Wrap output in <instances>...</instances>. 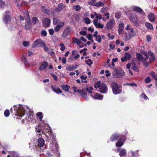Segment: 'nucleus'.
Instances as JSON below:
<instances>
[{
    "mask_svg": "<svg viewBox=\"0 0 157 157\" xmlns=\"http://www.w3.org/2000/svg\"><path fill=\"white\" fill-rule=\"evenodd\" d=\"M10 112L13 115H15L17 116L22 117L25 114V110L23 107H20L18 108L17 107L14 109V113H13V109H10Z\"/></svg>",
    "mask_w": 157,
    "mask_h": 157,
    "instance_id": "obj_1",
    "label": "nucleus"
},
{
    "mask_svg": "<svg viewBox=\"0 0 157 157\" xmlns=\"http://www.w3.org/2000/svg\"><path fill=\"white\" fill-rule=\"evenodd\" d=\"M111 86L113 92L114 94H119L122 92L121 87L119 86L117 82H112L111 83Z\"/></svg>",
    "mask_w": 157,
    "mask_h": 157,
    "instance_id": "obj_2",
    "label": "nucleus"
},
{
    "mask_svg": "<svg viewBox=\"0 0 157 157\" xmlns=\"http://www.w3.org/2000/svg\"><path fill=\"white\" fill-rule=\"evenodd\" d=\"M113 75L114 77L115 78H122L124 76L125 72L121 69L116 68L113 72Z\"/></svg>",
    "mask_w": 157,
    "mask_h": 157,
    "instance_id": "obj_3",
    "label": "nucleus"
},
{
    "mask_svg": "<svg viewBox=\"0 0 157 157\" xmlns=\"http://www.w3.org/2000/svg\"><path fill=\"white\" fill-rule=\"evenodd\" d=\"M127 135L128 132H126L124 133V135H121V136L116 143L115 145L117 147H120L123 145L124 141L126 140Z\"/></svg>",
    "mask_w": 157,
    "mask_h": 157,
    "instance_id": "obj_4",
    "label": "nucleus"
},
{
    "mask_svg": "<svg viewBox=\"0 0 157 157\" xmlns=\"http://www.w3.org/2000/svg\"><path fill=\"white\" fill-rule=\"evenodd\" d=\"M25 15L27 17L25 19L27 23L25 24V28L26 30H29L32 29V23L31 22L30 17L28 12L25 13Z\"/></svg>",
    "mask_w": 157,
    "mask_h": 157,
    "instance_id": "obj_5",
    "label": "nucleus"
},
{
    "mask_svg": "<svg viewBox=\"0 0 157 157\" xmlns=\"http://www.w3.org/2000/svg\"><path fill=\"white\" fill-rule=\"evenodd\" d=\"M129 18L131 22L134 23L136 26L138 27L139 23L137 21L138 19L137 16L135 13H131L129 16Z\"/></svg>",
    "mask_w": 157,
    "mask_h": 157,
    "instance_id": "obj_6",
    "label": "nucleus"
},
{
    "mask_svg": "<svg viewBox=\"0 0 157 157\" xmlns=\"http://www.w3.org/2000/svg\"><path fill=\"white\" fill-rule=\"evenodd\" d=\"M43 44H45V43L42 39L40 38L38 39L33 42L32 47L33 48H36L38 45L40 47H44V46Z\"/></svg>",
    "mask_w": 157,
    "mask_h": 157,
    "instance_id": "obj_7",
    "label": "nucleus"
},
{
    "mask_svg": "<svg viewBox=\"0 0 157 157\" xmlns=\"http://www.w3.org/2000/svg\"><path fill=\"white\" fill-rule=\"evenodd\" d=\"M72 29L71 26L67 27L63 30L61 37L63 38H66L71 33Z\"/></svg>",
    "mask_w": 157,
    "mask_h": 157,
    "instance_id": "obj_8",
    "label": "nucleus"
},
{
    "mask_svg": "<svg viewBox=\"0 0 157 157\" xmlns=\"http://www.w3.org/2000/svg\"><path fill=\"white\" fill-rule=\"evenodd\" d=\"M36 131L37 132H39L41 134H42L45 135L47 138H48V136H49L52 135V132L50 130L48 129L47 130L44 129L42 130L40 129H38L37 130H36Z\"/></svg>",
    "mask_w": 157,
    "mask_h": 157,
    "instance_id": "obj_9",
    "label": "nucleus"
},
{
    "mask_svg": "<svg viewBox=\"0 0 157 157\" xmlns=\"http://www.w3.org/2000/svg\"><path fill=\"white\" fill-rule=\"evenodd\" d=\"M115 21L113 19H111L107 23L105 26L108 30L111 29L114 25Z\"/></svg>",
    "mask_w": 157,
    "mask_h": 157,
    "instance_id": "obj_10",
    "label": "nucleus"
},
{
    "mask_svg": "<svg viewBox=\"0 0 157 157\" xmlns=\"http://www.w3.org/2000/svg\"><path fill=\"white\" fill-rule=\"evenodd\" d=\"M99 89V91L101 93H106L107 92L108 88L105 83H101Z\"/></svg>",
    "mask_w": 157,
    "mask_h": 157,
    "instance_id": "obj_11",
    "label": "nucleus"
},
{
    "mask_svg": "<svg viewBox=\"0 0 157 157\" xmlns=\"http://www.w3.org/2000/svg\"><path fill=\"white\" fill-rule=\"evenodd\" d=\"M131 57V56L128 52H125L124 53V56L121 58V60L122 62H124L127 60H130Z\"/></svg>",
    "mask_w": 157,
    "mask_h": 157,
    "instance_id": "obj_12",
    "label": "nucleus"
},
{
    "mask_svg": "<svg viewBox=\"0 0 157 157\" xmlns=\"http://www.w3.org/2000/svg\"><path fill=\"white\" fill-rule=\"evenodd\" d=\"M120 136L121 135H120L118 133H115L112 135L110 138V139L112 142L116 141L118 140Z\"/></svg>",
    "mask_w": 157,
    "mask_h": 157,
    "instance_id": "obj_13",
    "label": "nucleus"
},
{
    "mask_svg": "<svg viewBox=\"0 0 157 157\" xmlns=\"http://www.w3.org/2000/svg\"><path fill=\"white\" fill-rule=\"evenodd\" d=\"M148 53L150 56L149 57L150 63H152V62L155 61L156 58L153 52H152L150 50H149L148 51Z\"/></svg>",
    "mask_w": 157,
    "mask_h": 157,
    "instance_id": "obj_14",
    "label": "nucleus"
},
{
    "mask_svg": "<svg viewBox=\"0 0 157 157\" xmlns=\"http://www.w3.org/2000/svg\"><path fill=\"white\" fill-rule=\"evenodd\" d=\"M64 25V23L63 22H60L58 24L56 25L54 27V30L56 32H59L61 28L63 27Z\"/></svg>",
    "mask_w": 157,
    "mask_h": 157,
    "instance_id": "obj_15",
    "label": "nucleus"
},
{
    "mask_svg": "<svg viewBox=\"0 0 157 157\" xmlns=\"http://www.w3.org/2000/svg\"><path fill=\"white\" fill-rule=\"evenodd\" d=\"M11 17L10 15L5 14L3 18V21L6 24H8L11 21Z\"/></svg>",
    "mask_w": 157,
    "mask_h": 157,
    "instance_id": "obj_16",
    "label": "nucleus"
},
{
    "mask_svg": "<svg viewBox=\"0 0 157 157\" xmlns=\"http://www.w3.org/2000/svg\"><path fill=\"white\" fill-rule=\"evenodd\" d=\"M51 23L50 19L47 18H45L43 21L42 24L44 27H48L49 26Z\"/></svg>",
    "mask_w": 157,
    "mask_h": 157,
    "instance_id": "obj_17",
    "label": "nucleus"
},
{
    "mask_svg": "<svg viewBox=\"0 0 157 157\" xmlns=\"http://www.w3.org/2000/svg\"><path fill=\"white\" fill-rule=\"evenodd\" d=\"M98 19H94L93 20V23L96 28H100L102 29L104 27V25H101L100 23H98Z\"/></svg>",
    "mask_w": 157,
    "mask_h": 157,
    "instance_id": "obj_18",
    "label": "nucleus"
},
{
    "mask_svg": "<svg viewBox=\"0 0 157 157\" xmlns=\"http://www.w3.org/2000/svg\"><path fill=\"white\" fill-rule=\"evenodd\" d=\"M48 66V63L47 61H44L39 67L40 71L44 70L46 69Z\"/></svg>",
    "mask_w": 157,
    "mask_h": 157,
    "instance_id": "obj_19",
    "label": "nucleus"
},
{
    "mask_svg": "<svg viewBox=\"0 0 157 157\" xmlns=\"http://www.w3.org/2000/svg\"><path fill=\"white\" fill-rule=\"evenodd\" d=\"M124 27V24L123 22L120 24L118 26V32L119 34H122L123 32Z\"/></svg>",
    "mask_w": 157,
    "mask_h": 157,
    "instance_id": "obj_20",
    "label": "nucleus"
},
{
    "mask_svg": "<svg viewBox=\"0 0 157 157\" xmlns=\"http://www.w3.org/2000/svg\"><path fill=\"white\" fill-rule=\"evenodd\" d=\"M28 117L26 118V120L27 122H32L33 120V112H30L29 114H28Z\"/></svg>",
    "mask_w": 157,
    "mask_h": 157,
    "instance_id": "obj_21",
    "label": "nucleus"
},
{
    "mask_svg": "<svg viewBox=\"0 0 157 157\" xmlns=\"http://www.w3.org/2000/svg\"><path fill=\"white\" fill-rule=\"evenodd\" d=\"M44 140L42 138H40L38 140V146L40 147H42L44 144Z\"/></svg>",
    "mask_w": 157,
    "mask_h": 157,
    "instance_id": "obj_22",
    "label": "nucleus"
},
{
    "mask_svg": "<svg viewBox=\"0 0 157 157\" xmlns=\"http://www.w3.org/2000/svg\"><path fill=\"white\" fill-rule=\"evenodd\" d=\"M63 7H64L63 4L62 3H59L57 7L55 8L54 10L56 12H59L62 10Z\"/></svg>",
    "mask_w": 157,
    "mask_h": 157,
    "instance_id": "obj_23",
    "label": "nucleus"
},
{
    "mask_svg": "<svg viewBox=\"0 0 157 157\" xmlns=\"http://www.w3.org/2000/svg\"><path fill=\"white\" fill-rule=\"evenodd\" d=\"M148 18L150 21L154 22L155 21L156 17L155 14L151 13L148 15Z\"/></svg>",
    "mask_w": 157,
    "mask_h": 157,
    "instance_id": "obj_24",
    "label": "nucleus"
},
{
    "mask_svg": "<svg viewBox=\"0 0 157 157\" xmlns=\"http://www.w3.org/2000/svg\"><path fill=\"white\" fill-rule=\"evenodd\" d=\"M133 10L137 13H142L143 11V10L140 7L136 6L133 7Z\"/></svg>",
    "mask_w": 157,
    "mask_h": 157,
    "instance_id": "obj_25",
    "label": "nucleus"
},
{
    "mask_svg": "<svg viewBox=\"0 0 157 157\" xmlns=\"http://www.w3.org/2000/svg\"><path fill=\"white\" fill-rule=\"evenodd\" d=\"M51 88L57 94L61 93L62 92V91L59 87H58L57 89H56V88L55 86H51Z\"/></svg>",
    "mask_w": 157,
    "mask_h": 157,
    "instance_id": "obj_26",
    "label": "nucleus"
},
{
    "mask_svg": "<svg viewBox=\"0 0 157 157\" xmlns=\"http://www.w3.org/2000/svg\"><path fill=\"white\" fill-rule=\"evenodd\" d=\"M136 58L139 61H143V56L142 54L139 53H136Z\"/></svg>",
    "mask_w": 157,
    "mask_h": 157,
    "instance_id": "obj_27",
    "label": "nucleus"
},
{
    "mask_svg": "<svg viewBox=\"0 0 157 157\" xmlns=\"http://www.w3.org/2000/svg\"><path fill=\"white\" fill-rule=\"evenodd\" d=\"M103 96L99 93H96L94 95V99H95L102 100Z\"/></svg>",
    "mask_w": 157,
    "mask_h": 157,
    "instance_id": "obj_28",
    "label": "nucleus"
},
{
    "mask_svg": "<svg viewBox=\"0 0 157 157\" xmlns=\"http://www.w3.org/2000/svg\"><path fill=\"white\" fill-rule=\"evenodd\" d=\"M126 154V151L124 149H121L119 153V155L121 157H124Z\"/></svg>",
    "mask_w": 157,
    "mask_h": 157,
    "instance_id": "obj_29",
    "label": "nucleus"
},
{
    "mask_svg": "<svg viewBox=\"0 0 157 157\" xmlns=\"http://www.w3.org/2000/svg\"><path fill=\"white\" fill-rule=\"evenodd\" d=\"M61 88L65 91H68L69 90L70 87L67 85H63L61 86Z\"/></svg>",
    "mask_w": 157,
    "mask_h": 157,
    "instance_id": "obj_30",
    "label": "nucleus"
},
{
    "mask_svg": "<svg viewBox=\"0 0 157 157\" xmlns=\"http://www.w3.org/2000/svg\"><path fill=\"white\" fill-rule=\"evenodd\" d=\"M132 69L135 71L136 72H138L139 71V69L137 67L136 64L134 62H133V63L132 64Z\"/></svg>",
    "mask_w": 157,
    "mask_h": 157,
    "instance_id": "obj_31",
    "label": "nucleus"
},
{
    "mask_svg": "<svg viewBox=\"0 0 157 157\" xmlns=\"http://www.w3.org/2000/svg\"><path fill=\"white\" fill-rule=\"evenodd\" d=\"M72 42L74 44L76 43L78 45L81 43V42L79 39L77 38H74L73 39Z\"/></svg>",
    "mask_w": 157,
    "mask_h": 157,
    "instance_id": "obj_32",
    "label": "nucleus"
},
{
    "mask_svg": "<svg viewBox=\"0 0 157 157\" xmlns=\"http://www.w3.org/2000/svg\"><path fill=\"white\" fill-rule=\"evenodd\" d=\"M103 15L105 16L106 17L105 18L103 17L102 18V20L104 21H106V19H109V13H104Z\"/></svg>",
    "mask_w": 157,
    "mask_h": 157,
    "instance_id": "obj_33",
    "label": "nucleus"
},
{
    "mask_svg": "<svg viewBox=\"0 0 157 157\" xmlns=\"http://www.w3.org/2000/svg\"><path fill=\"white\" fill-rule=\"evenodd\" d=\"M145 26L148 29L152 30H153V28L152 25L148 22H146L145 23Z\"/></svg>",
    "mask_w": 157,
    "mask_h": 157,
    "instance_id": "obj_34",
    "label": "nucleus"
},
{
    "mask_svg": "<svg viewBox=\"0 0 157 157\" xmlns=\"http://www.w3.org/2000/svg\"><path fill=\"white\" fill-rule=\"evenodd\" d=\"M41 9L43 12H45L47 14H49L50 13V10L47 9L46 7L44 6H42Z\"/></svg>",
    "mask_w": 157,
    "mask_h": 157,
    "instance_id": "obj_35",
    "label": "nucleus"
},
{
    "mask_svg": "<svg viewBox=\"0 0 157 157\" xmlns=\"http://www.w3.org/2000/svg\"><path fill=\"white\" fill-rule=\"evenodd\" d=\"M105 4L104 3L101 2H96L94 4V6L97 7H99L100 6H103Z\"/></svg>",
    "mask_w": 157,
    "mask_h": 157,
    "instance_id": "obj_36",
    "label": "nucleus"
},
{
    "mask_svg": "<svg viewBox=\"0 0 157 157\" xmlns=\"http://www.w3.org/2000/svg\"><path fill=\"white\" fill-rule=\"evenodd\" d=\"M43 113L41 112H38L36 114V116L38 117L39 120L41 121L43 118Z\"/></svg>",
    "mask_w": 157,
    "mask_h": 157,
    "instance_id": "obj_37",
    "label": "nucleus"
},
{
    "mask_svg": "<svg viewBox=\"0 0 157 157\" xmlns=\"http://www.w3.org/2000/svg\"><path fill=\"white\" fill-rule=\"evenodd\" d=\"M130 30L129 34L130 37L131 38L134 36L135 35V34L132 28L130 29Z\"/></svg>",
    "mask_w": 157,
    "mask_h": 157,
    "instance_id": "obj_38",
    "label": "nucleus"
},
{
    "mask_svg": "<svg viewBox=\"0 0 157 157\" xmlns=\"http://www.w3.org/2000/svg\"><path fill=\"white\" fill-rule=\"evenodd\" d=\"M93 89V87L90 86L89 87L88 86H87L86 87V90L88 92L90 93H92V90Z\"/></svg>",
    "mask_w": 157,
    "mask_h": 157,
    "instance_id": "obj_39",
    "label": "nucleus"
},
{
    "mask_svg": "<svg viewBox=\"0 0 157 157\" xmlns=\"http://www.w3.org/2000/svg\"><path fill=\"white\" fill-rule=\"evenodd\" d=\"M139 150H137L135 151H131V153L132 155L134 157H137V156H139L138 155Z\"/></svg>",
    "mask_w": 157,
    "mask_h": 157,
    "instance_id": "obj_40",
    "label": "nucleus"
},
{
    "mask_svg": "<svg viewBox=\"0 0 157 157\" xmlns=\"http://www.w3.org/2000/svg\"><path fill=\"white\" fill-rule=\"evenodd\" d=\"M81 96L82 97L86 99H87V92L85 91V90L84 91H82L81 94Z\"/></svg>",
    "mask_w": 157,
    "mask_h": 157,
    "instance_id": "obj_41",
    "label": "nucleus"
},
{
    "mask_svg": "<svg viewBox=\"0 0 157 157\" xmlns=\"http://www.w3.org/2000/svg\"><path fill=\"white\" fill-rule=\"evenodd\" d=\"M85 62L89 66H91L93 64V61L90 59H89L88 60H86Z\"/></svg>",
    "mask_w": 157,
    "mask_h": 157,
    "instance_id": "obj_42",
    "label": "nucleus"
},
{
    "mask_svg": "<svg viewBox=\"0 0 157 157\" xmlns=\"http://www.w3.org/2000/svg\"><path fill=\"white\" fill-rule=\"evenodd\" d=\"M10 114V111L8 109H6L4 111V115L6 117H8L9 116Z\"/></svg>",
    "mask_w": 157,
    "mask_h": 157,
    "instance_id": "obj_43",
    "label": "nucleus"
},
{
    "mask_svg": "<svg viewBox=\"0 0 157 157\" xmlns=\"http://www.w3.org/2000/svg\"><path fill=\"white\" fill-rule=\"evenodd\" d=\"M53 24L54 25H57L58 23H59V20L58 18H53Z\"/></svg>",
    "mask_w": 157,
    "mask_h": 157,
    "instance_id": "obj_44",
    "label": "nucleus"
},
{
    "mask_svg": "<svg viewBox=\"0 0 157 157\" xmlns=\"http://www.w3.org/2000/svg\"><path fill=\"white\" fill-rule=\"evenodd\" d=\"M95 40L99 43H101V36L98 35V36L96 37Z\"/></svg>",
    "mask_w": 157,
    "mask_h": 157,
    "instance_id": "obj_45",
    "label": "nucleus"
},
{
    "mask_svg": "<svg viewBox=\"0 0 157 157\" xmlns=\"http://www.w3.org/2000/svg\"><path fill=\"white\" fill-rule=\"evenodd\" d=\"M59 45L61 47L60 50L62 51H63L65 49V47L64 46V44L63 43H60Z\"/></svg>",
    "mask_w": 157,
    "mask_h": 157,
    "instance_id": "obj_46",
    "label": "nucleus"
},
{
    "mask_svg": "<svg viewBox=\"0 0 157 157\" xmlns=\"http://www.w3.org/2000/svg\"><path fill=\"white\" fill-rule=\"evenodd\" d=\"M143 63V65L145 67H147L150 64H151V63H150V61H149L148 62H147V61H142Z\"/></svg>",
    "mask_w": 157,
    "mask_h": 157,
    "instance_id": "obj_47",
    "label": "nucleus"
},
{
    "mask_svg": "<svg viewBox=\"0 0 157 157\" xmlns=\"http://www.w3.org/2000/svg\"><path fill=\"white\" fill-rule=\"evenodd\" d=\"M74 9H75L76 11H78L81 9V8L79 5L75 6L74 7Z\"/></svg>",
    "mask_w": 157,
    "mask_h": 157,
    "instance_id": "obj_48",
    "label": "nucleus"
},
{
    "mask_svg": "<svg viewBox=\"0 0 157 157\" xmlns=\"http://www.w3.org/2000/svg\"><path fill=\"white\" fill-rule=\"evenodd\" d=\"M23 44L24 46L27 47L29 45V41H25L23 42Z\"/></svg>",
    "mask_w": 157,
    "mask_h": 157,
    "instance_id": "obj_49",
    "label": "nucleus"
},
{
    "mask_svg": "<svg viewBox=\"0 0 157 157\" xmlns=\"http://www.w3.org/2000/svg\"><path fill=\"white\" fill-rule=\"evenodd\" d=\"M140 97L141 98H144L145 100H147L148 99L146 95L144 93L141 94Z\"/></svg>",
    "mask_w": 157,
    "mask_h": 157,
    "instance_id": "obj_50",
    "label": "nucleus"
},
{
    "mask_svg": "<svg viewBox=\"0 0 157 157\" xmlns=\"http://www.w3.org/2000/svg\"><path fill=\"white\" fill-rule=\"evenodd\" d=\"M38 19L36 17H33L32 18V21L33 22H34L33 24H35L36 22L38 21Z\"/></svg>",
    "mask_w": 157,
    "mask_h": 157,
    "instance_id": "obj_51",
    "label": "nucleus"
},
{
    "mask_svg": "<svg viewBox=\"0 0 157 157\" xmlns=\"http://www.w3.org/2000/svg\"><path fill=\"white\" fill-rule=\"evenodd\" d=\"M47 52L48 53V54L51 55H53L55 54L54 52L53 51V50L52 49H49Z\"/></svg>",
    "mask_w": 157,
    "mask_h": 157,
    "instance_id": "obj_52",
    "label": "nucleus"
},
{
    "mask_svg": "<svg viewBox=\"0 0 157 157\" xmlns=\"http://www.w3.org/2000/svg\"><path fill=\"white\" fill-rule=\"evenodd\" d=\"M21 61L25 64H26L27 63V61L26 60V57L25 56H23L21 59Z\"/></svg>",
    "mask_w": 157,
    "mask_h": 157,
    "instance_id": "obj_53",
    "label": "nucleus"
},
{
    "mask_svg": "<svg viewBox=\"0 0 157 157\" xmlns=\"http://www.w3.org/2000/svg\"><path fill=\"white\" fill-rule=\"evenodd\" d=\"M115 17L117 19H119L121 17V14L118 12H116L115 14Z\"/></svg>",
    "mask_w": 157,
    "mask_h": 157,
    "instance_id": "obj_54",
    "label": "nucleus"
},
{
    "mask_svg": "<svg viewBox=\"0 0 157 157\" xmlns=\"http://www.w3.org/2000/svg\"><path fill=\"white\" fill-rule=\"evenodd\" d=\"M49 33L50 35L52 36L53 35L54 33V31L53 29H50L48 30Z\"/></svg>",
    "mask_w": 157,
    "mask_h": 157,
    "instance_id": "obj_55",
    "label": "nucleus"
},
{
    "mask_svg": "<svg viewBox=\"0 0 157 157\" xmlns=\"http://www.w3.org/2000/svg\"><path fill=\"white\" fill-rule=\"evenodd\" d=\"M151 81V79L150 77H148L146 78L145 80V82L146 83H148Z\"/></svg>",
    "mask_w": 157,
    "mask_h": 157,
    "instance_id": "obj_56",
    "label": "nucleus"
},
{
    "mask_svg": "<svg viewBox=\"0 0 157 157\" xmlns=\"http://www.w3.org/2000/svg\"><path fill=\"white\" fill-rule=\"evenodd\" d=\"M66 70H68L70 71L73 70L72 66L69 65L66 68Z\"/></svg>",
    "mask_w": 157,
    "mask_h": 157,
    "instance_id": "obj_57",
    "label": "nucleus"
},
{
    "mask_svg": "<svg viewBox=\"0 0 157 157\" xmlns=\"http://www.w3.org/2000/svg\"><path fill=\"white\" fill-rule=\"evenodd\" d=\"M41 34L44 36H46L47 35V33L46 30H43L41 32Z\"/></svg>",
    "mask_w": 157,
    "mask_h": 157,
    "instance_id": "obj_58",
    "label": "nucleus"
},
{
    "mask_svg": "<svg viewBox=\"0 0 157 157\" xmlns=\"http://www.w3.org/2000/svg\"><path fill=\"white\" fill-rule=\"evenodd\" d=\"M5 5V2L2 0H0V7H2Z\"/></svg>",
    "mask_w": 157,
    "mask_h": 157,
    "instance_id": "obj_59",
    "label": "nucleus"
},
{
    "mask_svg": "<svg viewBox=\"0 0 157 157\" xmlns=\"http://www.w3.org/2000/svg\"><path fill=\"white\" fill-rule=\"evenodd\" d=\"M85 22L86 24H89L90 22V20L88 18L85 19Z\"/></svg>",
    "mask_w": 157,
    "mask_h": 157,
    "instance_id": "obj_60",
    "label": "nucleus"
},
{
    "mask_svg": "<svg viewBox=\"0 0 157 157\" xmlns=\"http://www.w3.org/2000/svg\"><path fill=\"white\" fill-rule=\"evenodd\" d=\"M79 33L82 35L85 36L87 32L85 31H82L79 32Z\"/></svg>",
    "mask_w": 157,
    "mask_h": 157,
    "instance_id": "obj_61",
    "label": "nucleus"
},
{
    "mask_svg": "<svg viewBox=\"0 0 157 157\" xmlns=\"http://www.w3.org/2000/svg\"><path fill=\"white\" fill-rule=\"evenodd\" d=\"M51 75L53 79L56 81H57L58 80L57 77V76L55 75L54 74H52Z\"/></svg>",
    "mask_w": 157,
    "mask_h": 157,
    "instance_id": "obj_62",
    "label": "nucleus"
},
{
    "mask_svg": "<svg viewBox=\"0 0 157 157\" xmlns=\"http://www.w3.org/2000/svg\"><path fill=\"white\" fill-rule=\"evenodd\" d=\"M86 37L89 40H90L93 37V36L91 34H88L86 36Z\"/></svg>",
    "mask_w": 157,
    "mask_h": 157,
    "instance_id": "obj_63",
    "label": "nucleus"
},
{
    "mask_svg": "<svg viewBox=\"0 0 157 157\" xmlns=\"http://www.w3.org/2000/svg\"><path fill=\"white\" fill-rule=\"evenodd\" d=\"M95 18L97 19H102V17L101 15L100 14H98L97 16L95 17Z\"/></svg>",
    "mask_w": 157,
    "mask_h": 157,
    "instance_id": "obj_64",
    "label": "nucleus"
}]
</instances>
